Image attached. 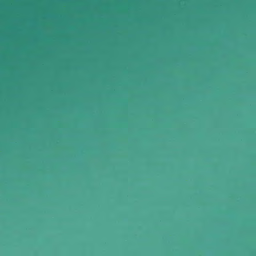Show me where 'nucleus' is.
<instances>
[{
	"mask_svg": "<svg viewBox=\"0 0 256 256\" xmlns=\"http://www.w3.org/2000/svg\"><path fill=\"white\" fill-rule=\"evenodd\" d=\"M223 256V250H222H222H221V256Z\"/></svg>",
	"mask_w": 256,
	"mask_h": 256,
	"instance_id": "2",
	"label": "nucleus"
},
{
	"mask_svg": "<svg viewBox=\"0 0 256 256\" xmlns=\"http://www.w3.org/2000/svg\"><path fill=\"white\" fill-rule=\"evenodd\" d=\"M224 212V210H222V208L221 209V215L222 216V214Z\"/></svg>",
	"mask_w": 256,
	"mask_h": 256,
	"instance_id": "1",
	"label": "nucleus"
},
{
	"mask_svg": "<svg viewBox=\"0 0 256 256\" xmlns=\"http://www.w3.org/2000/svg\"><path fill=\"white\" fill-rule=\"evenodd\" d=\"M221 237H222V235L221 236Z\"/></svg>",
	"mask_w": 256,
	"mask_h": 256,
	"instance_id": "3",
	"label": "nucleus"
},
{
	"mask_svg": "<svg viewBox=\"0 0 256 256\" xmlns=\"http://www.w3.org/2000/svg\"><path fill=\"white\" fill-rule=\"evenodd\" d=\"M221 153H222V151L221 152Z\"/></svg>",
	"mask_w": 256,
	"mask_h": 256,
	"instance_id": "4",
	"label": "nucleus"
}]
</instances>
